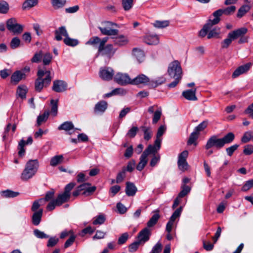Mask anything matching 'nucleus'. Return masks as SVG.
<instances>
[{"mask_svg":"<svg viewBox=\"0 0 253 253\" xmlns=\"http://www.w3.org/2000/svg\"><path fill=\"white\" fill-rule=\"evenodd\" d=\"M235 135L233 132H229L222 138H218L216 135H212L207 141L205 149L209 150L215 147L219 150L223 148L226 144H230L235 139Z\"/></svg>","mask_w":253,"mask_h":253,"instance_id":"obj_1","label":"nucleus"},{"mask_svg":"<svg viewBox=\"0 0 253 253\" xmlns=\"http://www.w3.org/2000/svg\"><path fill=\"white\" fill-rule=\"evenodd\" d=\"M35 83V90L41 92L44 86L46 87L50 84L52 79L51 72L45 68L39 69Z\"/></svg>","mask_w":253,"mask_h":253,"instance_id":"obj_2","label":"nucleus"},{"mask_svg":"<svg viewBox=\"0 0 253 253\" xmlns=\"http://www.w3.org/2000/svg\"><path fill=\"white\" fill-rule=\"evenodd\" d=\"M39 166V162L37 159L29 160L21 173V179L23 181H27L32 178L37 173Z\"/></svg>","mask_w":253,"mask_h":253,"instance_id":"obj_3","label":"nucleus"},{"mask_svg":"<svg viewBox=\"0 0 253 253\" xmlns=\"http://www.w3.org/2000/svg\"><path fill=\"white\" fill-rule=\"evenodd\" d=\"M168 73L171 78H182V70L180 63L177 60L171 62L168 67Z\"/></svg>","mask_w":253,"mask_h":253,"instance_id":"obj_4","label":"nucleus"},{"mask_svg":"<svg viewBox=\"0 0 253 253\" xmlns=\"http://www.w3.org/2000/svg\"><path fill=\"white\" fill-rule=\"evenodd\" d=\"M236 7L233 5L227 7L225 8L219 9L217 10L212 13V15L214 17V19H213V23L218 24L220 21V17L222 15H231L234 13Z\"/></svg>","mask_w":253,"mask_h":253,"instance_id":"obj_5","label":"nucleus"},{"mask_svg":"<svg viewBox=\"0 0 253 253\" xmlns=\"http://www.w3.org/2000/svg\"><path fill=\"white\" fill-rule=\"evenodd\" d=\"M7 29L14 35H19L23 30V26L17 23L15 18H10L6 21Z\"/></svg>","mask_w":253,"mask_h":253,"instance_id":"obj_6","label":"nucleus"},{"mask_svg":"<svg viewBox=\"0 0 253 253\" xmlns=\"http://www.w3.org/2000/svg\"><path fill=\"white\" fill-rule=\"evenodd\" d=\"M116 49L111 44H108L102 47H98V53L101 56L107 57L108 59H111L114 55Z\"/></svg>","mask_w":253,"mask_h":253,"instance_id":"obj_7","label":"nucleus"},{"mask_svg":"<svg viewBox=\"0 0 253 253\" xmlns=\"http://www.w3.org/2000/svg\"><path fill=\"white\" fill-rule=\"evenodd\" d=\"M114 76V71L111 67L101 68L99 72V77L103 81H109Z\"/></svg>","mask_w":253,"mask_h":253,"instance_id":"obj_8","label":"nucleus"},{"mask_svg":"<svg viewBox=\"0 0 253 253\" xmlns=\"http://www.w3.org/2000/svg\"><path fill=\"white\" fill-rule=\"evenodd\" d=\"M151 234V229L145 227L138 233L137 237V240L143 245L149 240Z\"/></svg>","mask_w":253,"mask_h":253,"instance_id":"obj_9","label":"nucleus"},{"mask_svg":"<svg viewBox=\"0 0 253 253\" xmlns=\"http://www.w3.org/2000/svg\"><path fill=\"white\" fill-rule=\"evenodd\" d=\"M161 146V143L160 141L155 140L154 145H149L147 148L143 152V154L146 157H148V156L150 154L156 155V154L160 149Z\"/></svg>","mask_w":253,"mask_h":253,"instance_id":"obj_10","label":"nucleus"},{"mask_svg":"<svg viewBox=\"0 0 253 253\" xmlns=\"http://www.w3.org/2000/svg\"><path fill=\"white\" fill-rule=\"evenodd\" d=\"M114 81L121 85L131 84V80L126 74L117 73L114 77Z\"/></svg>","mask_w":253,"mask_h":253,"instance_id":"obj_11","label":"nucleus"},{"mask_svg":"<svg viewBox=\"0 0 253 253\" xmlns=\"http://www.w3.org/2000/svg\"><path fill=\"white\" fill-rule=\"evenodd\" d=\"M67 84L63 80H55L53 82L52 89L56 92H61L67 89Z\"/></svg>","mask_w":253,"mask_h":253,"instance_id":"obj_12","label":"nucleus"},{"mask_svg":"<svg viewBox=\"0 0 253 253\" xmlns=\"http://www.w3.org/2000/svg\"><path fill=\"white\" fill-rule=\"evenodd\" d=\"M149 82H150V81L148 77L143 74H140L131 80V84L134 85L140 84L148 85Z\"/></svg>","mask_w":253,"mask_h":253,"instance_id":"obj_13","label":"nucleus"},{"mask_svg":"<svg viewBox=\"0 0 253 253\" xmlns=\"http://www.w3.org/2000/svg\"><path fill=\"white\" fill-rule=\"evenodd\" d=\"M26 78V75L22 71H16L11 76V83L16 84L21 80Z\"/></svg>","mask_w":253,"mask_h":253,"instance_id":"obj_14","label":"nucleus"},{"mask_svg":"<svg viewBox=\"0 0 253 253\" xmlns=\"http://www.w3.org/2000/svg\"><path fill=\"white\" fill-rule=\"evenodd\" d=\"M33 143V139L31 136H29L27 141H25L23 139H21L18 144V149L19 150L18 155L20 157H22L24 155L25 150L24 148V146L26 144H31Z\"/></svg>","mask_w":253,"mask_h":253,"instance_id":"obj_15","label":"nucleus"},{"mask_svg":"<svg viewBox=\"0 0 253 253\" xmlns=\"http://www.w3.org/2000/svg\"><path fill=\"white\" fill-rule=\"evenodd\" d=\"M248 32L247 28L245 27H242L234 30L232 32H230L229 36L232 38L234 40L241 37L242 36H244L247 34Z\"/></svg>","mask_w":253,"mask_h":253,"instance_id":"obj_16","label":"nucleus"},{"mask_svg":"<svg viewBox=\"0 0 253 253\" xmlns=\"http://www.w3.org/2000/svg\"><path fill=\"white\" fill-rule=\"evenodd\" d=\"M251 65L252 64L251 63H248L239 67L233 73L232 77L234 78H237L240 75L247 72L248 70H249Z\"/></svg>","mask_w":253,"mask_h":253,"instance_id":"obj_17","label":"nucleus"},{"mask_svg":"<svg viewBox=\"0 0 253 253\" xmlns=\"http://www.w3.org/2000/svg\"><path fill=\"white\" fill-rule=\"evenodd\" d=\"M217 24L216 23H213V19H209L208 22L204 25L203 28L199 32V36L201 37H204L207 34L211 28V27Z\"/></svg>","mask_w":253,"mask_h":253,"instance_id":"obj_18","label":"nucleus"},{"mask_svg":"<svg viewBox=\"0 0 253 253\" xmlns=\"http://www.w3.org/2000/svg\"><path fill=\"white\" fill-rule=\"evenodd\" d=\"M108 104L105 101L102 100L96 104L94 108L95 114L103 113L106 110Z\"/></svg>","mask_w":253,"mask_h":253,"instance_id":"obj_19","label":"nucleus"},{"mask_svg":"<svg viewBox=\"0 0 253 253\" xmlns=\"http://www.w3.org/2000/svg\"><path fill=\"white\" fill-rule=\"evenodd\" d=\"M55 39L58 41L62 40V36L65 37V38L69 36L68 32L64 26L59 27L58 30L55 31Z\"/></svg>","mask_w":253,"mask_h":253,"instance_id":"obj_20","label":"nucleus"},{"mask_svg":"<svg viewBox=\"0 0 253 253\" xmlns=\"http://www.w3.org/2000/svg\"><path fill=\"white\" fill-rule=\"evenodd\" d=\"M143 40L149 45H156L159 43V38L157 35H146L144 37Z\"/></svg>","mask_w":253,"mask_h":253,"instance_id":"obj_21","label":"nucleus"},{"mask_svg":"<svg viewBox=\"0 0 253 253\" xmlns=\"http://www.w3.org/2000/svg\"><path fill=\"white\" fill-rule=\"evenodd\" d=\"M196 89H188L182 92L183 96L188 100L196 101L197 98L196 96Z\"/></svg>","mask_w":253,"mask_h":253,"instance_id":"obj_22","label":"nucleus"},{"mask_svg":"<svg viewBox=\"0 0 253 253\" xmlns=\"http://www.w3.org/2000/svg\"><path fill=\"white\" fill-rule=\"evenodd\" d=\"M115 44L122 46L126 45L128 42L127 38L124 35H120L116 37H112Z\"/></svg>","mask_w":253,"mask_h":253,"instance_id":"obj_23","label":"nucleus"},{"mask_svg":"<svg viewBox=\"0 0 253 253\" xmlns=\"http://www.w3.org/2000/svg\"><path fill=\"white\" fill-rule=\"evenodd\" d=\"M43 210L41 209L38 211L35 212L32 217V223L36 226L38 225L41 221Z\"/></svg>","mask_w":253,"mask_h":253,"instance_id":"obj_24","label":"nucleus"},{"mask_svg":"<svg viewBox=\"0 0 253 253\" xmlns=\"http://www.w3.org/2000/svg\"><path fill=\"white\" fill-rule=\"evenodd\" d=\"M137 191V188L134 184L130 182L126 183V193L128 196H134Z\"/></svg>","mask_w":253,"mask_h":253,"instance_id":"obj_25","label":"nucleus"},{"mask_svg":"<svg viewBox=\"0 0 253 253\" xmlns=\"http://www.w3.org/2000/svg\"><path fill=\"white\" fill-rule=\"evenodd\" d=\"M99 29L103 35L116 36L118 34L119 30L107 27H99Z\"/></svg>","mask_w":253,"mask_h":253,"instance_id":"obj_26","label":"nucleus"},{"mask_svg":"<svg viewBox=\"0 0 253 253\" xmlns=\"http://www.w3.org/2000/svg\"><path fill=\"white\" fill-rule=\"evenodd\" d=\"M70 198V195L63 192L59 194L55 199L57 206H61L62 204L68 201Z\"/></svg>","mask_w":253,"mask_h":253,"instance_id":"obj_27","label":"nucleus"},{"mask_svg":"<svg viewBox=\"0 0 253 253\" xmlns=\"http://www.w3.org/2000/svg\"><path fill=\"white\" fill-rule=\"evenodd\" d=\"M140 128L144 133V139L146 141L149 140L152 136V131L150 126H143Z\"/></svg>","mask_w":253,"mask_h":253,"instance_id":"obj_28","label":"nucleus"},{"mask_svg":"<svg viewBox=\"0 0 253 253\" xmlns=\"http://www.w3.org/2000/svg\"><path fill=\"white\" fill-rule=\"evenodd\" d=\"M166 79L164 76L159 77L155 81H151L148 85L150 87L155 88L157 86L165 83Z\"/></svg>","mask_w":253,"mask_h":253,"instance_id":"obj_29","label":"nucleus"},{"mask_svg":"<svg viewBox=\"0 0 253 253\" xmlns=\"http://www.w3.org/2000/svg\"><path fill=\"white\" fill-rule=\"evenodd\" d=\"M148 163V158L144 155L142 154L140 157V161L136 166V169L139 171H141L146 166Z\"/></svg>","mask_w":253,"mask_h":253,"instance_id":"obj_30","label":"nucleus"},{"mask_svg":"<svg viewBox=\"0 0 253 253\" xmlns=\"http://www.w3.org/2000/svg\"><path fill=\"white\" fill-rule=\"evenodd\" d=\"M1 195L2 197L5 198H14L18 196L19 195V193L18 192H14L10 190H6L2 191L1 192Z\"/></svg>","mask_w":253,"mask_h":253,"instance_id":"obj_31","label":"nucleus"},{"mask_svg":"<svg viewBox=\"0 0 253 253\" xmlns=\"http://www.w3.org/2000/svg\"><path fill=\"white\" fill-rule=\"evenodd\" d=\"M49 115V112L48 110H46L42 115H40L38 116L37 121V125L39 126L42 125V123L46 122L47 120Z\"/></svg>","mask_w":253,"mask_h":253,"instance_id":"obj_32","label":"nucleus"},{"mask_svg":"<svg viewBox=\"0 0 253 253\" xmlns=\"http://www.w3.org/2000/svg\"><path fill=\"white\" fill-rule=\"evenodd\" d=\"M132 54L139 62H141L144 59V53L140 49L134 48L133 49Z\"/></svg>","mask_w":253,"mask_h":253,"instance_id":"obj_33","label":"nucleus"},{"mask_svg":"<svg viewBox=\"0 0 253 253\" xmlns=\"http://www.w3.org/2000/svg\"><path fill=\"white\" fill-rule=\"evenodd\" d=\"M156 212H157L155 213L147 222L146 227L150 228V227L154 226L158 222L160 216L158 213V211H157Z\"/></svg>","mask_w":253,"mask_h":253,"instance_id":"obj_34","label":"nucleus"},{"mask_svg":"<svg viewBox=\"0 0 253 253\" xmlns=\"http://www.w3.org/2000/svg\"><path fill=\"white\" fill-rule=\"evenodd\" d=\"M28 89L25 85H19L18 86L16 94L22 99L26 98Z\"/></svg>","mask_w":253,"mask_h":253,"instance_id":"obj_35","label":"nucleus"},{"mask_svg":"<svg viewBox=\"0 0 253 253\" xmlns=\"http://www.w3.org/2000/svg\"><path fill=\"white\" fill-rule=\"evenodd\" d=\"M199 136V134L194 130L189 136L187 141V145H191L192 144H194L196 146L197 145L196 140L198 138Z\"/></svg>","mask_w":253,"mask_h":253,"instance_id":"obj_36","label":"nucleus"},{"mask_svg":"<svg viewBox=\"0 0 253 253\" xmlns=\"http://www.w3.org/2000/svg\"><path fill=\"white\" fill-rule=\"evenodd\" d=\"M64 160V157L62 155H57L51 158L50 165L51 166L55 167L57 165L61 164Z\"/></svg>","mask_w":253,"mask_h":253,"instance_id":"obj_37","label":"nucleus"},{"mask_svg":"<svg viewBox=\"0 0 253 253\" xmlns=\"http://www.w3.org/2000/svg\"><path fill=\"white\" fill-rule=\"evenodd\" d=\"M251 9V7L248 5H243L238 10L237 16L238 18L242 17Z\"/></svg>","mask_w":253,"mask_h":253,"instance_id":"obj_38","label":"nucleus"},{"mask_svg":"<svg viewBox=\"0 0 253 253\" xmlns=\"http://www.w3.org/2000/svg\"><path fill=\"white\" fill-rule=\"evenodd\" d=\"M74 125L71 122H65L58 127V129L69 131L74 129Z\"/></svg>","mask_w":253,"mask_h":253,"instance_id":"obj_39","label":"nucleus"},{"mask_svg":"<svg viewBox=\"0 0 253 253\" xmlns=\"http://www.w3.org/2000/svg\"><path fill=\"white\" fill-rule=\"evenodd\" d=\"M44 204V200L42 198L38 200L35 201L32 205L31 207V210L33 211L36 212L38 211L37 210L40 208V207L42 205Z\"/></svg>","mask_w":253,"mask_h":253,"instance_id":"obj_40","label":"nucleus"},{"mask_svg":"<svg viewBox=\"0 0 253 253\" xmlns=\"http://www.w3.org/2000/svg\"><path fill=\"white\" fill-rule=\"evenodd\" d=\"M64 42L67 45L70 46H75L79 43L77 40L70 38L69 36L64 39Z\"/></svg>","mask_w":253,"mask_h":253,"instance_id":"obj_41","label":"nucleus"},{"mask_svg":"<svg viewBox=\"0 0 253 253\" xmlns=\"http://www.w3.org/2000/svg\"><path fill=\"white\" fill-rule=\"evenodd\" d=\"M51 105V111L49 113L53 116H56L58 111V100L52 99L50 101Z\"/></svg>","mask_w":253,"mask_h":253,"instance_id":"obj_42","label":"nucleus"},{"mask_svg":"<svg viewBox=\"0 0 253 253\" xmlns=\"http://www.w3.org/2000/svg\"><path fill=\"white\" fill-rule=\"evenodd\" d=\"M9 9L8 3L4 0L0 1V13L6 14Z\"/></svg>","mask_w":253,"mask_h":253,"instance_id":"obj_43","label":"nucleus"},{"mask_svg":"<svg viewBox=\"0 0 253 253\" xmlns=\"http://www.w3.org/2000/svg\"><path fill=\"white\" fill-rule=\"evenodd\" d=\"M38 3V0H26L23 4V9L29 8L36 5Z\"/></svg>","mask_w":253,"mask_h":253,"instance_id":"obj_44","label":"nucleus"},{"mask_svg":"<svg viewBox=\"0 0 253 253\" xmlns=\"http://www.w3.org/2000/svg\"><path fill=\"white\" fill-rule=\"evenodd\" d=\"M182 211V207H180L179 208L177 209L174 212L172 213V215L170 216L169 220L170 221V222H173V223L174 222L176 218H179L180 216V214L181 213Z\"/></svg>","mask_w":253,"mask_h":253,"instance_id":"obj_45","label":"nucleus"},{"mask_svg":"<svg viewBox=\"0 0 253 253\" xmlns=\"http://www.w3.org/2000/svg\"><path fill=\"white\" fill-rule=\"evenodd\" d=\"M153 26L157 28H164L169 25V21H156L153 24Z\"/></svg>","mask_w":253,"mask_h":253,"instance_id":"obj_46","label":"nucleus"},{"mask_svg":"<svg viewBox=\"0 0 253 253\" xmlns=\"http://www.w3.org/2000/svg\"><path fill=\"white\" fill-rule=\"evenodd\" d=\"M181 189V191L178 195V196L180 198H183L185 196L190 192L191 190L190 187L188 185H186L185 184L182 185Z\"/></svg>","mask_w":253,"mask_h":253,"instance_id":"obj_47","label":"nucleus"},{"mask_svg":"<svg viewBox=\"0 0 253 253\" xmlns=\"http://www.w3.org/2000/svg\"><path fill=\"white\" fill-rule=\"evenodd\" d=\"M208 125V121L207 120L204 121L198 126H197L194 130L197 132L198 134H200V132L204 130L207 127Z\"/></svg>","mask_w":253,"mask_h":253,"instance_id":"obj_48","label":"nucleus"},{"mask_svg":"<svg viewBox=\"0 0 253 253\" xmlns=\"http://www.w3.org/2000/svg\"><path fill=\"white\" fill-rule=\"evenodd\" d=\"M100 38L97 36H94L89 39L86 42V44L91 45L93 46H96L98 44H100Z\"/></svg>","mask_w":253,"mask_h":253,"instance_id":"obj_49","label":"nucleus"},{"mask_svg":"<svg viewBox=\"0 0 253 253\" xmlns=\"http://www.w3.org/2000/svg\"><path fill=\"white\" fill-rule=\"evenodd\" d=\"M220 34V28H214L211 30L209 34H208L207 38L208 39H210L212 38H215L217 37Z\"/></svg>","mask_w":253,"mask_h":253,"instance_id":"obj_50","label":"nucleus"},{"mask_svg":"<svg viewBox=\"0 0 253 253\" xmlns=\"http://www.w3.org/2000/svg\"><path fill=\"white\" fill-rule=\"evenodd\" d=\"M42 58L43 64L44 65H47L51 63L52 59V56L51 53L47 52L43 55H42Z\"/></svg>","mask_w":253,"mask_h":253,"instance_id":"obj_51","label":"nucleus"},{"mask_svg":"<svg viewBox=\"0 0 253 253\" xmlns=\"http://www.w3.org/2000/svg\"><path fill=\"white\" fill-rule=\"evenodd\" d=\"M105 221V217L103 214H100L99 215L94 218L93 224L94 225L102 224Z\"/></svg>","mask_w":253,"mask_h":253,"instance_id":"obj_52","label":"nucleus"},{"mask_svg":"<svg viewBox=\"0 0 253 253\" xmlns=\"http://www.w3.org/2000/svg\"><path fill=\"white\" fill-rule=\"evenodd\" d=\"M66 0H51L52 6L55 8H59L63 7L66 3Z\"/></svg>","mask_w":253,"mask_h":253,"instance_id":"obj_53","label":"nucleus"},{"mask_svg":"<svg viewBox=\"0 0 253 253\" xmlns=\"http://www.w3.org/2000/svg\"><path fill=\"white\" fill-rule=\"evenodd\" d=\"M166 130V126L165 125L161 126L158 129L156 135V140L159 139L160 141V142H162V139L161 137L164 134Z\"/></svg>","mask_w":253,"mask_h":253,"instance_id":"obj_54","label":"nucleus"},{"mask_svg":"<svg viewBox=\"0 0 253 253\" xmlns=\"http://www.w3.org/2000/svg\"><path fill=\"white\" fill-rule=\"evenodd\" d=\"M132 5L133 0H122V6L125 10H129L131 8Z\"/></svg>","mask_w":253,"mask_h":253,"instance_id":"obj_55","label":"nucleus"},{"mask_svg":"<svg viewBox=\"0 0 253 253\" xmlns=\"http://www.w3.org/2000/svg\"><path fill=\"white\" fill-rule=\"evenodd\" d=\"M140 245H142V244L139 242L138 240L134 242L128 246V251L130 253L136 252Z\"/></svg>","mask_w":253,"mask_h":253,"instance_id":"obj_56","label":"nucleus"},{"mask_svg":"<svg viewBox=\"0 0 253 253\" xmlns=\"http://www.w3.org/2000/svg\"><path fill=\"white\" fill-rule=\"evenodd\" d=\"M163 249V245L161 242H157L152 248L150 253H161Z\"/></svg>","mask_w":253,"mask_h":253,"instance_id":"obj_57","label":"nucleus"},{"mask_svg":"<svg viewBox=\"0 0 253 253\" xmlns=\"http://www.w3.org/2000/svg\"><path fill=\"white\" fill-rule=\"evenodd\" d=\"M239 147V145L236 144L227 148L226 149V152L227 153V154L229 156H232L234 152L238 149Z\"/></svg>","mask_w":253,"mask_h":253,"instance_id":"obj_58","label":"nucleus"},{"mask_svg":"<svg viewBox=\"0 0 253 253\" xmlns=\"http://www.w3.org/2000/svg\"><path fill=\"white\" fill-rule=\"evenodd\" d=\"M42 58V52L40 51L39 52L36 53L33 58L31 59L32 63H39L41 61Z\"/></svg>","mask_w":253,"mask_h":253,"instance_id":"obj_59","label":"nucleus"},{"mask_svg":"<svg viewBox=\"0 0 253 253\" xmlns=\"http://www.w3.org/2000/svg\"><path fill=\"white\" fill-rule=\"evenodd\" d=\"M20 43V39L18 37H14L11 40L10 46L12 49H15L19 46Z\"/></svg>","mask_w":253,"mask_h":253,"instance_id":"obj_60","label":"nucleus"},{"mask_svg":"<svg viewBox=\"0 0 253 253\" xmlns=\"http://www.w3.org/2000/svg\"><path fill=\"white\" fill-rule=\"evenodd\" d=\"M126 169H122L121 171L119 172L116 177V183H119L122 182L126 177Z\"/></svg>","mask_w":253,"mask_h":253,"instance_id":"obj_61","label":"nucleus"},{"mask_svg":"<svg viewBox=\"0 0 253 253\" xmlns=\"http://www.w3.org/2000/svg\"><path fill=\"white\" fill-rule=\"evenodd\" d=\"M252 136V132L251 131L246 132L241 139V141L244 143H247L250 141Z\"/></svg>","mask_w":253,"mask_h":253,"instance_id":"obj_62","label":"nucleus"},{"mask_svg":"<svg viewBox=\"0 0 253 253\" xmlns=\"http://www.w3.org/2000/svg\"><path fill=\"white\" fill-rule=\"evenodd\" d=\"M138 129L137 126H133L128 131L126 135L128 137L133 138L136 135Z\"/></svg>","mask_w":253,"mask_h":253,"instance_id":"obj_63","label":"nucleus"},{"mask_svg":"<svg viewBox=\"0 0 253 253\" xmlns=\"http://www.w3.org/2000/svg\"><path fill=\"white\" fill-rule=\"evenodd\" d=\"M253 187V179L249 180L246 182L245 184L243 186L242 190L243 191H247Z\"/></svg>","mask_w":253,"mask_h":253,"instance_id":"obj_64","label":"nucleus"}]
</instances>
